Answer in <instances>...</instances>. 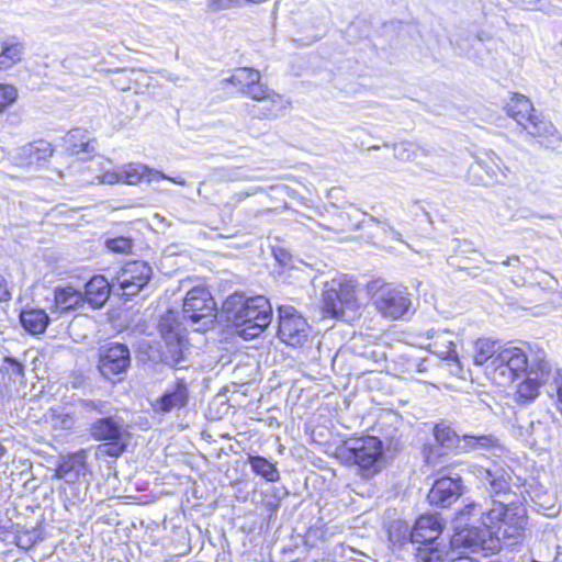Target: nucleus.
Instances as JSON below:
<instances>
[{
	"label": "nucleus",
	"instance_id": "c9c22d12",
	"mask_svg": "<svg viewBox=\"0 0 562 562\" xmlns=\"http://www.w3.org/2000/svg\"><path fill=\"white\" fill-rule=\"evenodd\" d=\"M4 364L0 369L1 372L5 373L11 382L23 383L25 378V367L16 358L5 356L3 359Z\"/></svg>",
	"mask_w": 562,
	"mask_h": 562
},
{
	"label": "nucleus",
	"instance_id": "4c0bfd02",
	"mask_svg": "<svg viewBox=\"0 0 562 562\" xmlns=\"http://www.w3.org/2000/svg\"><path fill=\"white\" fill-rule=\"evenodd\" d=\"M80 131H72L67 136L68 150L74 155L81 153H91L94 150V146L88 139H83Z\"/></svg>",
	"mask_w": 562,
	"mask_h": 562
},
{
	"label": "nucleus",
	"instance_id": "9b49d317",
	"mask_svg": "<svg viewBox=\"0 0 562 562\" xmlns=\"http://www.w3.org/2000/svg\"><path fill=\"white\" fill-rule=\"evenodd\" d=\"M323 293V313L337 319H347L349 312L359 307L355 288L351 283H336Z\"/></svg>",
	"mask_w": 562,
	"mask_h": 562
},
{
	"label": "nucleus",
	"instance_id": "bf43d9fd",
	"mask_svg": "<svg viewBox=\"0 0 562 562\" xmlns=\"http://www.w3.org/2000/svg\"><path fill=\"white\" fill-rule=\"evenodd\" d=\"M393 237H394L395 239H398V233H394V234H393Z\"/></svg>",
	"mask_w": 562,
	"mask_h": 562
},
{
	"label": "nucleus",
	"instance_id": "f03ea898",
	"mask_svg": "<svg viewBox=\"0 0 562 562\" xmlns=\"http://www.w3.org/2000/svg\"><path fill=\"white\" fill-rule=\"evenodd\" d=\"M78 413L88 422L87 432L94 441L100 442L97 454L120 458L131 441L130 426L117 414L109 401L101 398H80L77 403Z\"/></svg>",
	"mask_w": 562,
	"mask_h": 562
},
{
	"label": "nucleus",
	"instance_id": "423d86ee",
	"mask_svg": "<svg viewBox=\"0 0 562 562\" xmlns=\"http://www.w3.org/2000/svg\"><path fill=\"white\" fill-rule=\"evenodd\" d=\"M159 331L164 340L160 350V362L175 369L177 372L190 368V344L187 338V328L173 313H168L159 322Z\"/></svg>",
	"mask_w": 562,
	"mask_h": 562
},
{
	"label": "nucleus",
	"instance_id": "37998d69",
	"mask_svg": "<svg viewBox=\"0 0 562 562\" xmlns=\"http://www.w3.org/2000/svg\"><path fill=\"white\" fill-rule=\"evenodd\" d=\"M401 360H403V370L404 373H413V372H422L425 370L424 360L418 357L413 356H402Z\"/></svg>",
	"mask_w": 562,
	"mask_h": 562
},
{
	"label": "nucleus",
	"instance_id": "e433bc0d",
	"mask_svg": "<svg viewBox=\"0 0 562 562\" xmlns=\"http://www.w3.org/2000/svg\"><path fill=\"white\" fill-rule=\"evenodd\" d=\"M131 273L130 278L123 281H149L151 278V267L145 261H133L126 265L124 274Z\"/></svg>",
	"mask_w": 562,
	"mask_h": 562
},
{
	"label": "nucleus",
	"instance_id": "8fccbe9b",
	"mask_svg": "<svg viewBox=\"0 0 562 562\" xmlns=\"http://www.w3.org/2000/svg\"><path fill=\"white\" fill-rule=\"evenodd\" d=\"M376 307L382 314V316H386V299L383 297V295H380V297L376 300Z\"/></svg>",
	"mask_w": 562,
	"mask_h": 562
},
{
	"label": "nucleus",
	"instance_id": "7c9ffc66",
	"mask_svg": "<svg viewBox=\"0 0 562 562\" xmlns=\"http://www.w3.org/2000/svg\"><path fill=\"white\" fill-rule=\"evenodd\" d=\"M97 283H83L86 302L92 307L99 308L108 301L111 292H115V286L106 285L95 286Z\"/></svg>",
	"mask_w": 562,
	"mask_h": 562
},
{
	"label": "nucleus",
	"instance_id": "5701e85b",
	"mask_svg": "<svg viewBox=\"0 0 562 562\" xmlns=\"http://www.w3.org/2000/svg\"><path fill=\"white\" fill-rule=\"evenodd\" d=\"M22 327L32 335L43 334L50 318L42 308H25L20 314Z\"/></svg>",
	"mask_w": 562,
	"mask_h": 562
},
{
	"label": "nucleus",
	"instance_id": "9d476101",
	"mask_svg": "<svg viewBox=\"0 0 562 562\" xmlns=\"http://www.w3.org/2000/svg\"><path fill=\"white\" fill-rule=\"evenodd\" d=\"M278 311V337L291 347L303 346L308 339L306 319L291 305H280Z\"/></svg>",
	"mask_w": 562,
	"mask_h": 562
},
{
	"label": "nucleus",
	"instance_id": "393cba45",
	"mask_svg": "<svg viewBox=\"0 0 562 562\" xmlns=\"http://www.w3.org/2000/svg\"><path fill=\"white\" fill-rule=\"evenodd\" d=\"M525 130L532 136L539 137L541 143L553 145L560 138L554 125L546 120L540 119L537 114L525 125Z\"/></svg>",
	"mask_w": 562,
	"mask_h": 562
},
{
	"label": "nucleus",
	"instance_id": "a19ab883",
	"mask_svg": "<svg viewBox=\"0 0 562 562\" xmlns=\"http://www.w3.org/2000/svg\"><path fill=\"white\" fill-rule=\"evenodd\" d=\"M448 451L437 442L435 445H425L423 448L424 460L428 465L436 467L439 459Z\"/></svg>",
	"mask_w": 562,
	"mask_h": 562
},
{
	"label": "nucleus",
	"instance_id": "20e7f679",
	"mask_svg": "<svg viewBox=\"0 0 562 562\" xmlns=\"http://www.w3.org/2000/svg\"><path fill=\"white\" fill-rule=\"evenodd\" d=\"M541 386L562 415V372L547 360L543 349H538L530 360L527 378L517 386L516 402L522 405L532 403Z\"/></svg>",
	"mask_w": 562,
	"mask_h": 562
},
{
	"label": "nucleus",
	"instance_id": "72a5a7b5",
	"mask_svg": "<svg viewBox=\"0 0 562 562\" xmlns=\"http://www.w3.org/2000/svg\"><path fill=\"white\" fill-rule=\"evenodd\" d=\"M260 80V72L252 68H239L231 76L229 79H227L228 82L238 87L240 93H243L244 89H247L250 85L259 83Z\"/></svg>",
	"mask_w": 562,
	"mask_h": 562
},
{
	"label": "nucleus",
	"instance_id": "f3484780",
	"mask_svg": "<svg viewBox=\"0 0 562 562\" xmlns=\"http://www.w3.org/2000/svg\"><path fill=\"white\" fill-rule=\"evenodd\" d=\"M86 459L83 451L64 457L56 469V476L66 483L77 482L86 473Z\"/></svg>",
	"mask_w": 562,
	"mask_h": 562
},
{
	"label": "nucleus",
	"instance_id": "aec40b11",
	"mask_svg": "<svg viewBox=\"0 0 562 562\" xmlns=\"http://www.w3.org/2000/svg\"><path fill=\"white\" fill-rule=\"evenodd\" d=\"M122 168L123 182L130 186L137 184L140 180H146L147 182H156L162 178H167V175L148 168L146 165L139 162H131L128 165H124Z\"/></svg>",
	"mask_w": 562,
	"mask_h": 562
},
{
	"label": "nucleus",
	"instance_id": "3c124183",
	"mask_svg": "<svg viewBox=\"0 0 562 562\" xmlns=\"http://www.w3.org/2000/svg\"><path fill=\"white\" fill-rule=\"evenodd\" d=\"M161 180H169L176 184H179V186H186L187 182L186 180L182 178V177H169L167 176V178H162Z\"/></svg>",
	"mask_w": 562,
	"mask_h": 562
},
{
	"label": "nucleus",
	"instance_id": "dca6fc26",
	"mask_svg": "<svg viewBox=\"0 0 562 562\" xmlns=\"http://www.w3.org/2000/svg\"><path fill=\"white\" fill-rule=\"evenodd\" d=\"M52 154V145L44 139H38L19 147L13 160L20 167H29L45 162Z\"/></svg>",
	"mask_w": 562,
	"mask_h": 562
},
{
	"label": "nucleus",
	"instance_id": "bb28decb",
	"mask_svg": "<svg viewBox=\"0 0 562 562\" xmlns=\"http://www.w3.org/2000/svg\"><path fill=\"white\" fill-rule=\"evenodd\" d=\"M55 303L63 311L78 310L86 303L85 291L71 285L55 290Z\"/></svg>",
	"mask_w": 562,
	"mask_h": 562
},
{
	"label": "nucleus",
	"instance_id": "cd10ccee",
	"mask_svg": "<svg viewBox=\"0 0 562 562\" xmlns=\"http://www.w3.org/2000/svg\"><path fill=\"white\" fill-rule=\"evenodd\" d=\"M435 441L443 447L446 451H453L459 454V447H461L462 436H459L454 429L441 422L434 427Z\"/></svg>",
	"mask_w": 562,
	"mask_h": 562
},
{
	"label": "nucleus",
	"instance_id": "f257e3e1",
	"mask_svg": "<svg viewBox=\"0 0 562 562\" xmlns=\"http://www.w3.org/2000/svg\"><path fill=\"white\" fill-rule=\"evenodd\" d=\"M479 483L488 493L483 503L469 502L460 510V519L469 518L482 526H469L457 533L456 541L473 552L494 554L502 547V537L517 539L526 526V508L521 503H506L512 495V475L503 468L473 470Z\"/></svg>",
	"mask_w": 562,
	"mask_h": 562
},
{
	"label": "nucleus",
	"instance_id": "b1692460",
	"mask_svg": "<svg viewBox=\"0 0 562 562\" xmlns=\"http://www.w3.org/2000/svg\"><path fill=\"white\" fill-rule=\"evenodd\" d=\"M525 429L527 440L533 445L543 448L553 439L554 428L551 424L542 420L530 422Z\"/></svg>",
	"mask_w": 562,
	"mask_h": 562
},
{
	"label": "nucleus",
	"instance_id": "c03bdc74",
	"mask_svg": "<svg viewBox=\"0 0 562 562\" xmlns=\"http://www.w3.org/2000/svg\"><path fill=\"white\" fill-rule=\"evenodd\" d=\"M99 183L115 184L123 182L122 168L113 171H106L102 176L97 177Z\"/></svg>",
	"mask_w": 562,
	"mask_h": 562
},
{
	"label": "nucleus",
	"instance_id": "2f4dec72",
	"mask_svg": "<svg viewBox=\"0 0 562 562\" xmlns=\"http://www.w3.org/2000/svg\"><path fill=\"white\" fill-rule=\"evenodd\" d=\"M389 541L394 544L398 543L413 546V528L406 520H396L389 526Z\"/></svg>",
	"mask_w": 562,
	"mask_h": 562
},
{
	"label": "nucleus",
	"instance_id": "a211bd4d",
	"mask_svg": "<svg viewBox=\"0 0 562 562\" xmlns=\"http://www.w3.org/2000/svg\"><path fill=\"white\" fill-rule=\"evenodd\" d=\"M502 449L499 440L491 434H464L461 447H459V454L471 452L483 454L484 451L495 452Z\"/></svg>",
	"mask_w": 562,
	"mask_h": 562
},
{
	"label": "nucleus",
	"instance_id": "4d7b16f0",
	"mask_svg": "<svg viewBox=\"0 0 562 562\" xmlns=\"http://www.w3.org/2000/svg\"><path fill=\"white\" fill-rule=\"evenodd\" d=\"M7 453V448L0 442V460L4 457Z\"/></svg>",
	"mask_w": 562,
	"mask_h": 562
},
{
	"label": "nucleus",
	"instance_id": "f704fd0d",
	"mask_svg": "<svg viewBox=\"0 0 562 562\" xmlns=\"http://www.w3.org/2000/svg\"><path fill=\"white\" fill-rule=\"evenodd\" d=\"M497 355V347L494 340L487 338H480L474 345L473 361L476 366H483L487 360Z\"/></svg>",
	"mask_w": 562,
	"mask_h": 562
},
{
	"label": "nucleus",
	"instance_id": "49530a36",
	"mask_svg": "<svg viewBox=\"0 0 562 562\" xmlns=\"http://www.w3.org/2000/svg\"><path fill=\"white\" fill-rule=\"evenodd\" d=\"M272 251H273L276 260L278 262H280L282 266H285L290 262L291 254L286 249L281 248V247H276V248H273Z\"/></svg>",
	"mask_w": 562,
	"mask_h": 562
},
{
	"label": "nucleus",
	"instance_id": "0eeeda50",
	"mask_svg": "<svg viewBox=\"0 0 562 562\" xmlns=\"http://www.w3.org/2000/svg\"><path fill=\"white\" fill-rule=\"evenodd\" d=\"M538 349L530 348V353H527L518 347L505 348L497 352L486 369L497 384L512 383L520 373H528L530 360Z\"/></svg>",
	"mask_w": 562,
	"mask_h": 562
},
{
	"label": "nucleus",
	"instance_id": "c85d7f7f",
	"mask_svg": "<svg viewBox=\"0 0 562 562\" xmlns=\"http://www.w3.org/2000/svg\"><path fill=\"white\" fill-rule=\"evenodd\" d=\"M393 155L402 161L416 160L423 164V158L430 155V149L418 146L412 142H401L393 146Z\"/></svg>",
	"mask_w": 562,
	"mask_h": 562
},
{
	"label": "nucleus",
	"instance_id": "6ab92c4d",
	"mask_svg": "<svg viewBox=\"0 0 562 562\" xmlns=\"http://www.w3.org/2000/svg\"><path fill=\"white\" fill-rule=\"evenodd\" d=\"M416 562H449L451 554L454 550L451 549L450 541L442 540L425 546H417L414 548Z\"/></svg>",
	"mask_w": 562,
	"mask_h": 562
},
{
	"label": "nucleus",
	"instance_id": "a878e982",
	"mask_svg": "<svg viewBox=\"0 0 562 562\" xmlns=\"http://www.w3.org/2000/svg\"><path fill=\"white\" fill-rule=\"evenodd\" d=\"M414 314L412 301L401 291L389 293V318L407 321Z\"/></svg>",
	"mask_w": 562,
	"mask_h": 562
},
{
	"label": "nucleus",
	"instance_id": "79ce46f5",
	"mask_svg": "<svg viewBox=\"0 0 562 562\" xmlns=\"http://www.w3.org/2000/svg\"><path fill=\"white\" fill-rule=\"evenodd\" d=\"M147 284L148 283H106V285L115 286V292L127 299L138 294Z\"/></svg>",
	"mask_w": 562,
	"mask_h": 562
},
{
	"label": "nucleus",
	"instance_id": "2eb2a0df",
	"mask_svg": "<svg viewBox=\"0 0 562 562\" xmlns=\"http://www.w3.org/2000/svg\"><path fill=\"white\" fill-rule=\"evenodd\" d=\"M442 524L437 515L420 516L413 527V547L447 540L441 537Z\"/></svg>",
	"mask_w": 562,
	"mask_h": 562
},
{
	"label": "nucleus",
	"instance_id": "603ef678",
	"mask_svg": "<svg viewBox=\"0 0 562 562\" xmlns=\"http://www.w3.org/2000/svg\"><path fill=\"white\" fill-rule=\"evenodd\" d=\"M445 358H446V359H448V360H452V361H457V362H459V360H458V353H457L456 349H454V348H451V347H450V348L448 349V351L446 352V357H445Z\"/></svg>",
	"mask_w": 562,
	"mask_h": 562
},
{
	"label": "nucleus",
	"instance_id": "6e6d98bb",
	"mask_svg": "<svg viewBox=\"0 0 562 562\" xmlns=\"http://www.w3.org/2000/svg\"><path fill=\"white\" fill-rule=\"evenodd\" d=\"M519 261V258L517 256H512L508 258V260L506 262H504L505 265H512L513 262H518Z\"/></svg>",
	"mask_w": 562,
	"mask_h": 562
},
{
	"label": "nucleus",
	"instance_id": "13d9d810",
	"mask_svg": "<svg viewBox=\"0 0 562 562\" xmlns=\"http://www.w3.org/2000/svg\"><path fill=\"white\" fill-rule=\"evenodd\" d=\"M375 283H368V290L369 291H372L374 289V285Z\"/></svg>",
	"mask_w": 562,
	"mask_h": 562
},
{
	"label": "nucleus",
	"instance_id": "58836bf2",
	"mask_svg": "<svg viewBox=\"0 0 562 562\" xmlns=\"http://www.w3.org/2000/svg\"><path fill=\"white\" fill-rule=\"evenodd\" d=\"M105 248L114 254H130L133 249V240L127 237H115V238H108L104 243Z\"/></svg>",
	"mask_w": 562,
	"mask_h": 562
},
{
	"label": "nucleus",
	"instance_id": "ddd939ff",
	"mask_svg": "<svg viewBox=\"0 0 562 562\" xmlns=\"http://www.w3.org/2000/svg\"><path fill=\"white\" fill-rule=\"evenodd\" d=\"M463 493V484L461 477L443 476L435 481L427 498L431 505L438 507H449Z\"/></svg>",
	"mask_w": 562,
	"mask_h": 562
},
{
	"label": "nucleus",
	"instance_id": "c756f323",
	"mask_svg": "<svg viewBox=\"0 0 562 562\" xmlns=\"http://www.w3.org/2000/svg\"><path fill=\"white\" fill-rule=\"evenodd\" d=\"M248 464L254 473L263 477L268 482H278L280 472L277 464L262 456H248Z\"/></svg>",
	"mask_w": 562,
	"mask_h": 562
},
{
	"label": "nucleus",
	"instance_id": "6e6552de",
	"mask_svg": "<svg viewBox=\"0 0 562 562\" xmlns=\"http://www.w3.org/2000/svg\"><path fill=\"white\" fill-rule=\"evenodd\" d=\"M216 302L211 293L202 285L191 289L184 299L182 307V317L198 325L194 330L207 329L215 319Z\"/></svg>",
	"mask_w": 562,
	"mask_h": 562
},
{
	"label": "nucleus",
	"instance_id": "7ed1b4c3",
	"mask_svg": "<svg viewBox=\"0 0 562 562\" xmlns=\"http://www.w3.org/2000/svg\"><path fill=\"white\" fill-rule=\"evenodd\" d=\"M222 310L235 334L245 340L259 337L271 324L273 316L272 304L268 297L247 296L243 292L228 295Z\"/></svg>",
	"mask_w": 562,
	"mask_h": 562
},
{
	"label": "nucleus",
	"instance_id": "4468645a",
	"mask_svg": "<svg viewBox=\"0 0 562 562\" xmlns=\"http://www.w3.org/2000/svg\"><path fill=\"white\" fill-rule=\"evenodd\" d=\"M243 95L249 97L255 101H269L271 106L266 109L262 114L258 115L259 119H276L283 110L286 109L288 102L282 99L280 94L269 89L267 86L252 83L247 89H244Z\"/></svg>",
	"mask_w": 562,
	"mask_h": 562
},
{
	"label": "nucleus",
	"instance_id": "f8f14e48",
	"mask_svg": "<svg viewBox=\"0 0 562 562\" xmlns=\"http://www.w3.org/2000/svg\"><path fill=\"white\" fill-rule=\"evenodd\" d=\"M193 382L192 374H176L175 382L151 404L154 412L168 414L187 407L190 398L189 386Z\"/></svg>",
	"mask_w": 562,
	"mask_h": 562
},
{
	"label": "nucleus",
	"instance_id": "a18cd8bd",
	"mask_svg": "<svg viewBox=\"0 0 562 562\" xmlns=\"http://www.w3.org/2000/svg\"><path fill=\"white\" fill-rule=\"evenodd\" d=\"M16 538V544L23 549H30L36 543V539L33 538L32 533L29 531L23 532V535H19Z\"/></svg>",
	"mask_w": 562,
	"mask_h": 562
},
{
	"label": "nucleus",
	"instance_id": "39448f33",
	"mask_svg": "<svg viewBox=\"0 0 562 562\" xmlns=\"http://www.w3.org/2000/svg\"><path fill=\"white\" fill-rule=\"evenodd\" d=\"M336 458L346 465H357L362 477L371 479L383 468V442L372 436L349 438L336 449Z\"/></svg>",
	"mask_w": 562,
	"mask_h": 562
},
{
	"label": "nucleus",
	"instance_id": "ea45409f",
	"mask_svg": "<svg viewBox=\"0 0 562 562\" xmlns=\"http://www.w3.org/2000/svg\"><path fill=\"white\" fill-rule=\"evenodd\" d=\"M18 99V90L14 86L0 83V113L5 111Z\"/></svg>",
	"mask_w": 562,
	"mask_h": 562
},
{
	"label": "nucleus",
	"instance_id": "4be33fe9",
	"mask_svg": "<svg viewBox=\"0 0 562 562\" xmlns=\"http://www.w3.org/2000/svg\"><path fill=\"white\" fill-rule=\"evenodd\" d=\"M24 54L23 43L14 37L9 36L0 42V70L11 68L22 59Z\"/></svg>",
	"mask_w": 562,
	"mask_h": 562
},
{
	"label": "nucleus",
	"instance_id": "5fc2aeb1",
	"mask_svg": "<svg viewBox=\"0 0 562 562\" xmlns=\"http://www.w3.org/2000/svg\"><path fill=\"white\" fill-rule=\"evenodd\" d=\"M82 279H83V281H90V282L106 281V279L100 274L87 276V277H83Z\"/></svg>",
	"mask_w": 562,
	"mask_h": 562
},
{
	"label": "nucleus",
	"instance_id": "864d4df0",
	"mask_svg": "<svg viewBox=\"0 0 562 562\" xmlns=\"http://www.w3.org/2000/svg\"><path fill=\"white\" fill-rule=\"evenodd\" d=\"M401 447H402V443L400 442L398 439H396L394 441L393 438H389V446H387L389 452L391 451V449L400 450Z\"/></svg>",
	"mask_w": 562,
	"mask_h": 562
},
{
	"label": "nucleus",
	"instance_id": "473e14b6",
	"mask_svg": "<svg viewBox=\"0 0 562 562\" xmlns=\"http://www.w3.org/2000/svg\"><path fill=\"white\" fill-rule=\"evenodd\" d=\"M491 179L495 182H503L507 179L509 169L503 164V160L495 154L487 155L485 159L480 162Z\"/></svg>",
	"mask_w": 562,
	"mask_h": 562
},
{
	"label": "nucleus",
	"instance_id": "09e8293b",
	"mask_svg": "<svg viewBox=\"0 0 562 562\" xmlns=\"http://www.w3.org/2000/svg\"><path fill=\"white\" fill-rule=\"evenodd\" d=\"M449 562H479V561L470 555H456V553H454V554H451V557L449 558Z\"/></svg>",
	"mask_w": 562,
	"mask_h": 562
},
{
	"label": "nucleus",
	"instance_id": "de8ad7c7",
	"mask_svg": "<svg viewBox=\"0 0 562 562\" xmlns=\"http://www.w3.org/2000/svg\"><path fill=\"white\" fill-rule=\"evenodd\" d=\"M11 300V290L8 283H0V302H8Z\"/></svg>",
	"mask_w": 562,
	"mask_h": 562
},
{
	"label": "nucleus",
	"instance_id": "412c9836",
	"mask_svg": "<svg viewBox=\"0 0 562 562\" xmlns=\"http://www.w3.org/2000/svg\"><path fill=\"white\" fill-rule=\"evenodd\" d=\"M533 111L535 110L530 100L518 93H514L506 104L507 114L524 128L525 125H527L536 115Z\"/></svg>",
	"mask_w": 562,
	"mask_h": 562
},
{
	"label": "nucleus",
	"instance_id": "1a4fd4ad",
	"mask_svg": "<svg viewBox=\"0 0 562 562\" xmlns=\"http://www.w3.org/2000/svg\"><path fill=\"white\" fill-rule=\"evenodd\" d=\"M132 362L127 345L116 341L101 345L98 349V371L106 380L121 381Z\"/></svg>",
	"mask_w": 562,
	"mask_h": 562
}]
</instances>
